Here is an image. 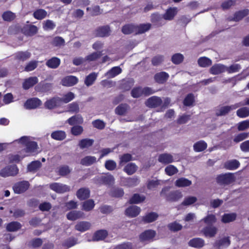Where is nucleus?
<instances>
[{"label":"nucleus","instance_id":"nucleus-14","mask_svg":"<svg viewBox=\"0 0 249 249\" xmlns=\"http://www.w3.org/2000/svg\"><path fill=\"white\" fill-rule=\"evenodd\" d=\"M90 193L88 188L82 187L77 191L76 195L80 200H85L90 197Z\"/></svg>","mask_w":249,"mask_h":249},{"label":"nucleus","instance_id":"nucleus-32","mask_svg":"<svg viewBox=\"0 0 249 249\" xmlns=\"http://www.w3.org/2000/svg\"><path fill=\"white\" fill-rule=\"evenodd\" d=\"M231 244V241L229 236L224 237L215 242V247L219 249L221 247H227Z\"/></svg>","mask_w":249,"mask_h":249},{"label":"nucleus","instance_id":"nucleus-18","mask_svg":"<svg viewBox=\"0 0 249 249\" xmlns=\"http://www.w3.org/2000/svg\"><path fill=\"white\" fill-rule=\"evenodd\" d=\"M217 232V229L213 226H207L202 230V232L206 237H213Z\"/></svg>","mask_w":249,"mask_h":249},{"label":"nucleus","instance_id":"nucleus-58","mask_svg":"<svg viewBox=\"0 0 249 249\" xmlns=\"http://www.w3.org/2000/svg\"><path fill=\"white\" fill-rule=\"evenodd\" d=\"M55 26V24L50 19H47L43 23V28L44 30H52Z\"/></svg>","mask_w":249,"mask_h":249},{"label":"nucleus","instance_id":"nucleus-15","mask_svg":"<svg viewBox=\"0 0 249 249\" xmlns=\"http://www.w3.org/2000/svg\"><path fill=\"white\" fill-rule=\"evenodd\" d=\"M141 212V208L136 205H132L128 207L125 211V214L128 217H135Z\"/></svg>","mask_w":249,"mask_h":249},{"label":"nucleus","instance_id":"nucleus-1","mask_svg":"<svg viewBox=\"0 0 249 249\" xmlns=\"http://www.w3.org/2000/svg\"><path fill=\"white\" fill-rule=\"evenodd\" d=\"M235 180L234 174L230 172L217 175L215 178L216 183L222 187L229 186L233 184Z\"/></svg>","mask_w":249,"mask_h":249},{"label":"nucleus","instance_id":"nucleus-10","mask_svg":"<svg viewBox=\"0 0 249 249\" xmlns=\"http://www.w3.org/2000/svg\"><path fill=\"white\" fill-rule=\"evenodd\" d=\"M78 82V79L75 76L69 75L64 77L62 80L61 84L65 87H72Z\"/></svg>","mask_w":249,"mask_h":249},{"label":"nucleus","instance_id":"nucleus-22","mask_svg":"<svg viewBox=\"0 0 249 249\" xmlns=\"http://www.w3.org/2000/svg\"><path fill=\"white\" fill-rule=\"evenodd\" d=\"M107 231L105 230H100L96 231L92 236V240L98 241L105 239L107 236Z\"/></svg>","mask_w":249,"mask_h":249},{"label":"nucleus","instance_id":"nucleus-44","mask_svg":"<svg viewBox=\"0 0 249 249\" xmlns=\"http://www.w3.org/2000/svg\"><path fill=\"white\" fill-rule=\"evenodd\" d=\"M47 16V11L43 9H37L33 13L34 17L38 20H42L45 18Z\"/></svg>","mask_w":249,"mask_h":249},{"label":"nucleus","instance_id":"nucleus-20","mask_svg":"<svg viewBox=\"0 0 249 249\" xmlns=\"http://www.w3.org/2000/svg\"><path fill=\"white\" fill-rule=\"evenodd\" d=\"M38 32V28L34 25H27L23 29V33L26 36H32Z\"/></svg>","mask_w":249,"mask_h":249},{"label":"nucleus","instance_id":"nucleus-37","mask_svg":"<svg viewBox=\"0 0 249 249\" xmlns=\"http://www.w3.org/2000/svg\"><path fill=\"white\" fill-rule=\"evenodd\" d=\"M94 142L93 139L88 138L83 139L79 141L78 146L82 149L88 148L93 144Z\"/></svg>","mask_w":249,"mask_h":249},{"label":"nucleus","instance_id":"nucleus-38","mask_svg":"<svg viewBox=\"0 0 249 249\" xmlns=\"http://www.w3.org/2000/svg\"><path fill=\"white\" fill-rule=\"evenodd\" d=\"M122 32L124 35H129L132 33L136 34L135 25L132 24H127L122 28Z\"/></svg>","mask_w":249,"mask_h":249},{"label":"nucleus","instance_id":"nucleus-8","mask_svg":"<svg viewBox=\"0 0 249 249\" xmlns=\"http://www.w3.org/2000/svg\"><path fill=\"white\" fill-rule=\"evenodd\" d=\"M41 105V101L37 98H32L28 99L24 103V107L26 109H35Z\"/></svg>","mask_w":249,"mask_h":249},{"label":"nucleus","instance_id":"nucleus-41","mask_svg":"<svg viewBox=\"0 0 249 249\" xmlns=\"http://www.w3.org/2000/svg\"><path fill=\"white\" fill-rule=\"evenodd\" d=\"M177 13V8H169L167 9L165 13L163 15V18L166 20H172Z\"/></svg>","mask_w":249,"mask_h":249},{"label":"nucleus","instance_id":"nucleus-25","mask_svg":"<svg viewBox=\"0 0 249 249\" xmlns=\"http://www.w3.org/2000/svg\"><path fill=\"white\" fill-rule=\"evenodd\" d=\"M240 165L239 161L236 160H231L225 162L224 166L230 170H234L237 169Z\"/></svg>","mask_w":249,"mask_h":249},{"label":"nucleus","instance_id":"nucleus-7","mask_svg":"<svg viewBox=\"0 0 249 249\" xmlns=\"http://www.w3.org/2000/svg\"><path fill=\"white\" fill-rule=\"evenodd\" d=\"M156 234L155 231L147 230L141 233L139 235V239L141 242L148 241L152 240Z\"/></svg>","mask_w":249,"mask_h":249},{"label":"nucleus","instance_id":"nucleus-26","mask_svg":"<svg viewBox=\"0 0 249 249\" xmlns=\"http://www.w3.org/2000/svg\"><path fill=\"white\" fill-rule=\"evenodd\" d=\"M91 224L88 221H81L75 226V229L81 232H84L90 229Z\"/></svg>","mask_w":249,"mask_h":249},{"label":"nucleus","instance_id":"nucleus-6","mask_svg":"<svg viewBox=\"0 0 249 249\" xmlns=\"http://www.w3.org/2000/svg\"><path fill=\"white\" fill-rule=\"evenodd\" d=\"M239 107V105L235 103L231 106H225L221 107L217 110L215 115L216 116H225L228 114L231 110L235 109Z\"/></svg>","mask_w":249,"mask_h":249},{"label":"nucleus","instance_id":"nucleus-62","mask_svg":"<svg viewBox=\"0 0 249 249\" xmlns=\"http://www.w3.org/2000/svg\"><path fill=\"white\" fill-rule=\"evenodd\" d=\"M77 243V239L74 237H70L66 239L63 245L68 248H71Z\"/></svg>","mask_w":249,"mask_h":249},{"label":"nucleus","instance_id":"nucleus-55","mask_svg":"<svg viewBox=\"0 0 249 249\" xmlns=\"http://www.w3.org/2000/svg\"><path fill=\"white\" fill-rule=\"evenodd\" d=\"M178 172V168L173 165H169L165 168V174L169 176H172Z\"/></svg>","mask_w":249,"mask_h":249},{"label":"nucleus","instance_id":"nucleus-61","mask_svg":"<svg viewBox=\"0 0 249 249\" xmlns=\"http://www.w3.org/2000/svg\"><path fill=\"white\" fill-rule=\"evenodd\" d=\"M249 136V133L247 132L239 133L235 136L233 139V142L235 143H238L248 138Z\"/></svg>","mask_w":249,"mask_h":249},{"label":"nucleus","instance_id":"nucleus-3","mask_svg":"<svg viewBox=\"0 0 249 249\" xmlns=\"http://www.w3.org/2000/svg\"><path fill=\"white\" fill-rule=\"evenodd\" d=\"M18 173V168L15 164L5 166L0 171V176L6 178L10 176H15Z\"/></svg>","mask_w":249,"mask_h":249},{"label":"nucleus","instance_id":"nucleus-13","mask_svg":"<svg viewBox=\"0 0 249 249\" xmlns=\"http://www.w3.org/2000/svg\"><path fill=\"white\" fill-rule=\"evenodd\" d=\"M38 82V79L36 76L30 77L24 79L22 83V88L25 90H27L34 86Z\"/></svg>","mask_w":249,"mask_h":249},{"label":"nucleus","instance_id":"nucleus-5","mask_svg":"<svg viewBox=\"0 0 249 249\" xmlns=\"http://www.w3.org/2000/svg\"><path fill=\"white\" fill-rule=\"evenodd\" d=\"M62 105L60 98L57 96L53 97L47 100L44 103L45 108L49 109L58 107Z\"/></svg>","mask_w":249,"mask_h":249},{"label":"nucleus","instance_id":"nucleus-52","mask_svg":"<svg viewBox=\"0 0 249 249\" xmlns=\"http://www.w3.org/2000/svg\"><path fill=\"white\" fill-rule=\"evenodd\" d=\"M97 74L95 72H92L86 76L85 80V84L87 86L92 85L96 79Z\"/></svg>","mask_w":249,"mask_h":249},{"label":"nucleus","instance_id":"nucleus-24","mask_svg":"<svg viewBox=\"0 0 249 249\" xmlns=\"http://www.w3.org/2000/svg\"><path fill=\"white\" fill-rule=\"evenodd\" d=\"M226 70V67L222 64H215L210 70V72L214 75L219 74L224 71Z\"/></svg>","mask_w":249,"mask_h":249},{"label":"nucleus","instance_id":"nucleus-51","mask_svg":"<svg viewBox=\"0 0 249 249\" xmlns=\"http://www.w3.org/2000/svg\"><path fill=\"white\" fill-rule=\"evenodd\" d=\"M236 114L239 118H246L249 116V108L248 107H241L237 110Z\"/></svg>","mask_w":249,"mask_h":249},{"label":"nucleus","instance_id":"nucleus-47","mask_svg":"<svg viewBox=\"0 0 249 249\" xmlns=\"http://www.w3.org/2000/svg\"><path fill=\"white\" fill-rule=\"evenodd\" d=\"M99 181L102 184L109 185L113 183L114 178L113 176L109 175L101 177Z\"/></svg>","mask_w":249,"mask_h":249},{"label":"nucleus","instance_id":"nucleus-34","mask_svg":"<svg viewBox=\"0 0 249 249\" xmlns=\"http://www.w3.org/2000/svg\"><path fill=\"white\" fill-rule=\"evenodd\" d=\"M95 205L94 201L93 199H88L82 203V210L86 212H89L94 208Z\"/></svg>","mask_w":249,"mask_h":249},{"label":"nucleus","instance_id":"nucleus-16","mask_svg":"<svg viewBox=\"0 0 249 249\" xmlns=\"http://www.w3.org/2000/svg\"><path fill=\"white\" fill-rule=\"evenodd\" d=\"M169 77V74L164 71L158 72L155 74L154 77L155 82L159 84H164Z\"/></svg>","mask_w":249,"mask_h":249},{"label":"nucleus","instance_id":"nucleus-2","mask_svg":"<svg viewBox=\"0 0 249 249\" xmlns=\"http://www.w3.org/2000/svg\"><path fill=\"white\" fill-rule=\"evenodd\" d=\"M169 190L168 187H164L160 193V196H164L166 201L172 202H176L182 197V194L180 191L176 190L167 193Z\"/></svg>","mask_w":249,"mask_h":249},{"label":"nucleus","instance_id":"nucleus-64","mask_svg":"<svg viewBox=\"0 0 249 249\" xmlns=\"http://www.w3.org/2000/svg\"><path fill=\"white\" fill-rule=\"evenodd\" d=\"M131 95L133 98H137L142 95V88L138 87L133 88L131 91Z\"/></svg>","mask_w":249,"mask_h":249},{"label":"nucleus","instance_id":"nucleus-19","mask_svg":"<svg viewBox=\"0 0 249 249\" xmlns=\"http://www.w3.org/2000/svg\"><path fill=\"white\" fill-rule=\"evenodd\" d=\"M25 146V151L26 153L32 155H35L37 153V149L38 147L36 142L30 141Z\"/></svg>","mask_w":249,"mask_h":249},{"label":"nucleus","instance_id":"nucleus-43","mask_svg":"<svg viewBox=\"0 0 249 249\" xmlns=\"http://www.w3.org/2000/svg\"><path fill=\"white\" fill-rule=\"evenodd\" d=\"M21 228V224L18 221L10 222L6 226V230L9 231H16L20 229Z\"/></svg>","mask_w":249,"mask_h":249},{"label":"nucleus","instance_id":"nucleus-4","mask_svg":"<svg viewBox=\"0 0 249 249\" xmlns=\"http://www.w3.org/2000/svg\"><path fill=\"white\" fill-rule=\"evenodd\" d=\"M30 183L28 181H21L16 183L13 187V190L16 194H21L28 189Z\"/></svg>","mask_w":249,"mask_h":249},{"label":"nucleus","instance_id":"nucleus-31","mask_svg":"<svg viewBox=\"0 0 249 249\" xmlns=\"http://www.w3.org/2000/svg\"><path fill=\"white\" fill-rule=\"evenodd\" d=\"M151 27L150 23L140 24L139 25H135L136 35L142 34L150 30Z\"/></svg>","mask_w":249,"mask_h":249},{"label":"nucleus","instance_id":"nucleus-46","mask_svg":"<svg viewBox=\"0 0 249 249\" xmlns=\"http://www.w3.org/2000/svg\"><path fill=\"white\" fill-rule=\"evenodd\" d=\"M128 105L126 104H121L117 106L115 109V113L119 115H124L127 110Z\"/></svg>","mask_w":249,"mask_h":249},{"label":"nucleus","instance_id":"nucleus-11","mask_svg":"<svg viewBox=\"0 0 249 249\" xmlns=\"http://www.w3.org/2000/svg\"><path fill=\"white\" fill-rule=\"evenodd\" d=\"M111 30L108 25L100 26L95 31V36L97 37H106L109 36Z\"/></svg>","mask_w":249,"mask_h":249},{"label":"nucleus","instance_id":"nucleus-27","mask_svg":"<svg viewBox=\"0 0 249 249\" xmlns=\"http://www.w3.org/2000/svg\"><path fill=\"white\" fill-rule=\"evenodd\" d=\"M67 123L71 125L81 124L83 123V118L80 114L75 115L69 118Z\"/></svg>","mask_w":249,"mask_h":249},{"label":"nucleus","instance_id":"nucleus-54","mask_svg":"<svg viewBox=\"0 0 249 249\" xmlns=\"http://www.w3.org/2000/svg\"><path fill=\"white\" fill-rule=\"evenodd\" d=\"M75 97L74 94L72 92H69L64 95L62 98H60L61 104L63 103L67 104L72 101Z\"/></svg>","mask_w":249,"mask_h":249},{"label":"nucleus","instance_id":"nucleus-53","mask_svg":"<svg viewBox=\"0 0 249 249\" xmlns=\"http://www.w3.org/2000/svg\"><path fill=\"white\" fill-rule=\"evenodd\" d=\"M2 18L4 21H11L15 19L16 15L11 11H7L2 14Z\"/></svg>","mask_w":249,"mask_h":249},{"label":"nucleus","instance_id":"nucleus-35","mask_svg":"<svg viewBox=\"0 0 249 249\" xmlns=\"http://www.w3.org/2000/svg\"><path fill=\"white\" fill-rule=\"evenodd\" d=\"M145 197L139 194H134L129 199L128 203L130 204H139L144 201Z\"/></svg>","mask_w":249,"mask_h":249},{"label":"nucleus","instance_id":"nucleus-42","mask_svg":"<svg viewBox=\"0 0 249 249\" xmlns=\"http://www.w3.org/2000/svg\"><path fill=\"white\" fill-rule=\"evenodd\" d=\"M193 147L195 151L200 152L207 148V144L204 141H199L194 143Z\"/></svg>","mask_w":249,"mask_h":249},{"label":"nucleus","instance_id":"nucleus-49","mask_svg":"<svg viewBox=\"0 0 249 249\" xmlns=\"http://www.w3.org/2000/svg\"><path fill=\"white\" fill-rule=\"evenodd\" d=\"M195 101L194 95L193 93H189L183 100V104L185 106L190 107L193 105Z\"/></svg>","mask_w":249,"mask_h":249},{"label":"nucleus","instance_id":"nucleus-59","mask_svg":"<svg viewBox=\"0 0 249 249\" xmlns=\"http://www.w3.org/2000/svg\"><path fill=\"white\" fill-rule=\"evenodd\" d=\"M52 44L55 47H61L64 45L65 40L61 36H56L53 38Z\"/></svg>","mask_w":249,"mask_h":249},{"label":"nucleus","instance_id":"nucleus-40","mask_svg":"<svg viewBox=\"0 0 249 249\" xmlns=\"http://www.w3.org/2000/svg\"><path fill=\"white\" fill-rule=\"evenodd\" d=\"M31 53L28 52H18L14 54L15 59L17 60L24 61L30 58Z\"/></svg>","mask_w":249,"mask_h":249},{"label":"nucleus","instance_id":"nucleus-9","mask_svg":"<svg viewBox=\"0 0 249 249\" xmlns=\"http://www.w3.org/2000/svg\"><path fill=\"white\" fill-rule=\"evenodd\" d=\"M50 188L52 190L58 193H63L70 191V187L59 183H53L50 185Z\"/></svg>","mask_w":249,"mask_h":249},{"label":"nucleus","instance_id":"nucleus-17","mask_svg":"<svg viewBox=\"0 0 249 249\" xmlns=\"http://www.w3.org/2000/svg\"><path fill=\"white\" fill-rule=\"evenodd\" d=\"M158 161L163 164H168L174 161L173 157L168 153H163L159 155Z\"/></svg>","mask_w":249,"mask_h":249},{"label":"nucleus","instance_id":"nucleus-45","mask_svg":"<svg viewBox=\"0 0 249 249\" xmlns=\"http://www.w3.org/2000/svg\"><path fill=\"white\" fill-rule=\"evenodd\" d=\"M137 170V166L134 163H129L124 167V171L128 175L135 173Z\"/></svg>","mask_w":249,"mask_h":249},{"label":"nucleus","instance_id":"nucleus-21","mask_svg":"<svg viewBox=\"0 0 249 249\" xmlns=\"http://www.w3.org/2000/svg\"><path fill=\"white\" fill-rule=\"evenodd\" d=\"M159 217V215L155 212L147 213L142 217V221L144 223H150L156 221Z\"/></svg>","mask_w":249,"mask_h":249},{"label":"nucleus","instance_id":"nucleus-63","mask_svg":"<svg viewBox=\"0 0 249 249\" xmlns=\"http://www.w3.org/2000/svg\"><path fill=\"white\" fill-rule=\"evenodd\" d=\"M92 124L94 127L99 130L104 129L106 126V124L105 122L100 119H97L92 121Z\"/></svg>","mask_w":249,"mask_h":249},{"label":"nucleus","instance_id":"nucleus-33","mask_svg":"<svg viewBox=\"0 0 249 249\" xmlns=\"http://www.w3.org/2000/svg\"><path fill=\"white\" fill-rule=\"evenodd\" d=\"M134 81L133 79L124 80L120 85V89L123 91H128L134 85Z\"/></svg>","mask_w":249,"mask_h":249},{"label":"nucleus","instance_id":"nucleus-23","mask_svg":"<svg viewBox=\"0 0 249 249\" xmlns=\"http://www.w3.org/2000/svg\"><path fill=\"white\" fill-rule=\"evenodd\" d=\"M84 213L80 211H71L67 214L68 220L74 221L84 216Z\"/></svg>","mask_w":249,"mask_h":249},{"label":"nucleus","instance_id":"nucleus-30","mask_svg":"<svg viewBox=\"0 0 249 249\" xmlns=\"http://www.w3.org/2000/svg\"><path fill=\"white\" fill-rule=\"evenodd\" d=\"M192 184L191 180L185 178H180L177 179L175 182V185L178 187H185L190 186Z\"/></svg>","mask_w":249,"mask_h":249},{"label":"nucleus","instance_id":"nucleus-48","mask_svg":"<svg viewBox=\"0 0 249 249\" xmlns=\"http://www.w3.org/2000/svg\"><path fill=\"white\" fill-rule=\"evenodd\" d=\"M235 213H224L222 217V221L224 223H228L234 221L236 218Z\"/></svg>","mask_w":249,"mask_h":249},{"label":"nucleus","instance_id":"nucleus-12","mask_svg":"<svg viewBox=\"0 0 249 249\" xmlns=\"http://www.w3.org/2000/svg\"><path fill=\"white\" fill-rule=\"evenodd\" d=\"M162 103V100L160 97L154 96L146 100L145 105L149 107H156L161 106Z\"/></svg>","mask_w":249,"mask_h":249},{"label":"nucleus","instance_id":"nucleus-56","mask_svg":"<svg viewBox=\"0 0 249 249\" xmlns=\"http://www.w3.org/2000/svg\"><path fill=\"white\" fill-rule=\"evenodd\" d=\"M124 195L123 189L120 188H114L110 192V196L114 197H121Z\"/></svg>","mask_w":249,"mask_h":249},{"label":"nucleus","instance_id":"nucleus-28","mask_svg":"<svg viewBox=\"0 0 249 249\" xmlns=\"http://www.w3.org/2000/svg\"><path fill=\"white\" fill-rule=\"evenodd\" d=\"M249 14V10L248 9L237 11L234 14L232 20L234 21H239Z\"/></svg>","mask_w":249,"mask_h":249},{"label":"nucleus","instance_id":"nucleus-29","mask_svg":"<svg viewBox=\"0 0 249 249\" xmlns=\"http://www.w3.org/2000/svg\"><path fill=\"white\" fill-rule=\"evenodd\" d=\"M188 245L194 248H202L204 245V240L200 238H194L189 241Z\"/></svg>","mask_w":249,"mask_h":249},{"label":"nucleus","instance_id":"nucleus-36","mask_svg":"<svg viewBox=\"0 0 249 249\" xmlns=\"http://www.w3.org/2000/svg\"><path fill=\"white\" fill-rule=\"evenodd\" d=\"M51 138L55 140L62 141L66 137V134L62 130H56L53 132L51 135Z\"/></svg>","mask_w":249,"mask_h":249},{"label":"nucleus","instance_id":"nucleus-57","mask_svg":"<svg viewBox=\"0 0 249 249\" xmlns=\"http://www.w3.org/2000/svg\"><path fill=\"white\" fill-rule=\"evenodd\" d=\"M168 228L171 231L176 232L181 230L182 228V226L177 221H174L169 223L168 225Z\"/></svg>","mask_w":249,"mask_h":249},{"label":"nucleus","instance_id":"nucleus-39","mask_svg":"<svg viewBox=\"0 0 249 249\" xmlns=\"http://www.w3.org/2000/svg\"><path fill=\"white\" fill-rule=\"evenodd\" d=\"M96 162V158L94 156H87L82 159L80 164L84 166H90Z\"/></svg>","mask_w":249,"mask_h":249},{"label":"nucleus","instance_id":"nucleus-60","mask_svg":"<svg viewBox=\"0 0 249 249\" xmlns=\"http://www.w3.org/2000/svg\"><path fill=\"white\" fill-rule=\"evenodd\" d=\"M68 111L71 113H77L79 111V105L77 102H72L68 105Z\"/></svg>","mask_w":249,"mask_h":249},{"label":"nucleus","instance_id":"nucleus-50","mask_svg":"<svg viewBox=\"0 0 249 249\" xmlns=\"http://www.w3.org/2000/svg\"><path fill=\"white\" fill-rule=\"evenodd\" d=\"M121 72L122 69L120 67H114L107 72L106 75L109 77L112 78L119 74Z\"/></svg>","mask_w":249,"mask_h":249}]
</instances>
